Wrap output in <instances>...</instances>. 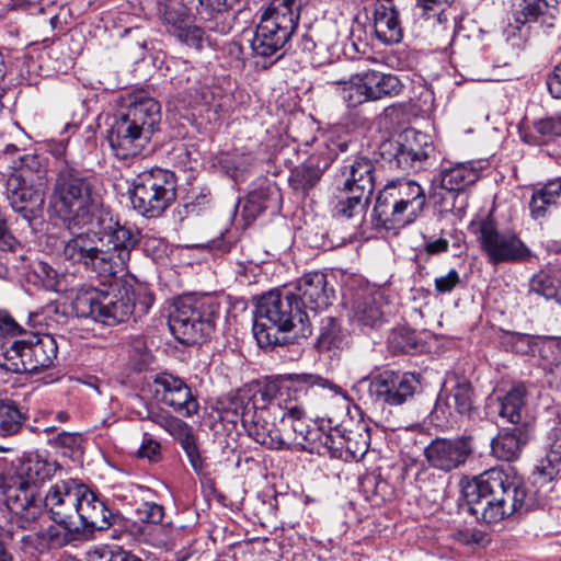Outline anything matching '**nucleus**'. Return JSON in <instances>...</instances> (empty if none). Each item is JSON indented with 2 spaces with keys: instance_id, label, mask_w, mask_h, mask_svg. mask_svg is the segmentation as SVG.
Segmentation results:
<instances>
[{
  "instance_id": "69168bd1",
  "label": "nucleus",
  "mask_w": 561,
  "mask_h": 561,
  "mask_svg": "<svg viewBox=\"0 0 561 561\" xmlns=\"http://www.w3.org/2000/svg\"><path fill=\"white\" fill-rule=\"evenodd\" d=\"M459 284L460 276L455 268H451L446 275L436 277L434 280V287L438 294L451 293Z\"/></svg>"
},
{
  "instance_id": "2eb2a0df",
  "label": "nucleus",
  "mask_w": 561,
  "mask_h": 561,
  "mask_svg": "<svg viewBox=\"0 0 561 561\" xmlns=\"http://www.w3.org/2000/svg\"><path fill=\"white\" fill-rule=\"evenodd\" d=\"M335 83L344 85L343 98L350 106H356L366 101L397 96L404 88L397 76L375 70L352 78L350 81L339 80Z\"/></svg>"
},
{
  "instance_id": "f257e3e1",
  "label": "nucleus",
  "mask_w": 561,
  "mask_h": 561,
  "mask_svg": "<svg viewBox=\"0 0 561 561\" xmlns=\"http://www.w3.org/2000/svg\"><path fill=\"white\" fill-rule=\"evenodd\" d=\"M139 240L136 227L101 216L88 231L75 233L65 242L62 255L101 276L113 277L127 267Z\"/></svg>"
},
{
  "instance_id": "72a5a7b5",
  "label": "nucleus",
  "mask_w": 561,
  "mask_h": 561,
  "mask_svg": "<svg viewBox=\"0 0 561 561\" xmlns=\"http://www.w3.org/2000/svg\"><path fill=\"white\" fill-rule=\"evenodd\" d=\"M331 164V156L322 157L319 153L310 157L304 164L297 167L291 172L290 182L294 188L302 191L312 188Z\"/></svg>"
},
{
  "instance_id": "c756f323",
  "label": "nucleus",
  "mask_w": 561,
  "mask_h": 561,
  "mask_svg": "<svg viewBox=\"0 0 561 561\" xmlns=\"http://www.w3.org/2000/svg\"><path fill=\"white\" fill-rule=\"evenodd\" d=\"M323 438V447H325V456L332 458H342L343 453H347L351 455L353 459H362L368 450L369 447V435H366L362 438V443L358 447L353 448V437L351 435H346L340 427H330L328 431L325 430V434Z\"/></svg>"
},
{
  "instance_id": "5701e85b",
  "label": "nucleus",
  "mask_w": 561,
  "mask_h": 561,
  "mask_svg": "<svg viewBox=\"0 0 561 561\" xmlns=\"http://www.w3.org/2000/svg\"><path fill=\"white\" fill-rule=\"evenodd\" d=\"M174 66L176 72L171 76V83L178 93L187 99L190 106L208 105L213 98L208 87L201 81V72L187 61H175Z\"/></svg>"
},
{
  "instance_id": "0e129e2a",
  "label": "nucleus",
  "mask_w": 561,
  "mask_h": 561,
  "mask_svg": "<svg viewBox=\"0 0 561 561\" xmlns=\"http://www.w3.org/2000/svg\"><path fill=\"white\" fill-rule=\"evenodd\" d=\"M122 553L121 547H98L89 553L88 561H122Z\"/></svg>"
},
{
  "instance_id": "338daca9",
  "label": "nucleus",
  "mask_w": 561,
  "mask_h": 561,
  "mask_svg": "<svg viewBox=\"0 0 561 561\" xmlns=\"http://www.w3.org/2000/svg\"><path fill=\"white\" fill-rule=\"evenodd\" d=\"M510 343L515 353L528 354L534 351V336L529 334L512 333Z\"/></svg>"
},
{
  "instance_id": "4c0bfd02",
  "label": "nucleus",
  "mask_w": 561,
  "mask_h": 561,
  "mask_svg": "<svg viewBox=\"0 0 561 561\" xmlns=\"http://www.w3.org/2000/svg\"><path fill=\"white\" fill-rule=\"evenodd\" d=\"M538 474L547 480L561 477V430L552 427L547 436V453L536 467Z\"/></svg>"
},
{
  "instance_id": "a19ab883",
  "label": "nucleus",
  "mask_w": 561,
  "mask_h": 561,
  "mask_svg": "<svg viewBox=\"0 0 561 561\" xmlns=\"http://www.w3.org/2000/svg\"><path fill=\"white\" fill-rule=\"evenodd\" d=\"M27 420L26 412L18 402L0 398V436L10 437L20 433Z\"/></svg>"
},
{
  "instance_id": "0eeeda50",
  "label": "nucleus",
  "mask_w": 561,
  "mask_h": 561,
  "mask_svg": "<svg viewBox=\"0 0 561 561\" xmlns=\"http://www.w3.org/2000/svg\"><path fill=\"white\" fill-rule=\"evenodd\" d=\"M76 314L113 325L128 319L137 308L134 290L117 282L102 288L82 287L72 302Z\"/></svg>"
},
{
  "instance_id": "20e7f679",
  "label": "nucleus",
  "mask_w": 561,
  "mask_h": 561,
  "mask_svg": "<svg viewBox=\"0 0 561 561\" xmlns=\"http://www.w3.org/2000/svg\"><path fill=\"white\" fill-rule=\"evenodd\" d=\"M160 104L145 92L136 93L112 124L107 140L119 160L141 153L160 122Z\"/></svg>"
},
{
  "instance_id": "ddd939ff",
  "label": "nucleus",
  "mask_w": 561,
  "mask_h": 561,
  "mask_svg": "<svg viewBox=\"0 0 561 561\" xmlns=\"http://www.w3.org/2000/svg\"><path fill=\"white\" fill-rule=\"evenodd\" d=\"M420 388V378L412 373L383 370L373 378H363L355 386L364 403L397 407L413 398Z\"/></svg>"
},
{
  "instance_id": "c03bdc74",
  "label": "nucleus",
  "mask_w": 561,
  "mask_h": 561,
  "mask_svg": "<svg viewBox=\"0 0 561 561\" xmlns=\"http://www.w3.org/2000/svg\"><path fill=\"white\" fill-rule=\"evenodd\" d=\"M559 137H561V112L535 121L531 131L524 136V140L534 145H543Z\"/></svg>"
},
{
  "instance_id": "7c9ffc66",
  "label": "nucleus",
  "mask_w": 561,
  "mask_h": 561,
  "mask_svg": "<svg viewBox=\"0 0 561 561\" xmlns=\"http://www.w3.org/2000/svg\"><path fill=\"white\" fill-rule=\"evenodd\" d=\"M432 152L433 146L427 141V137L417 134L412 141L407 140L399 146L394 159L398 167L404 171L419 170Z\"/></svg>"
},
{
  "instance_id": "052dcab7",
  "label": "nucleus",
  "mask_w": 561,
  "mask_h": 561,
  "mask_svg": "<svg viewBox=\"0 0 561 561\" xmlns=\"http://www.w3.org/2000/svg\"><path fill=\"white\" fill-rule=\"evenodd\" d=\"M11 173H20L24 179H32L34 181L35 173L41 170V161L37 156L32 153H24L19 157L18 161H13Z\"/></svg>"
},
{
  "instance_id": "09e8293b",
  "label": "nucleus",
  "mask_w": 561,
  "mask_h": 561,
  "mask_svg": "<svg viewBox=\"0 0 561 561\" xmlns=\"http://www.w3.org/2000/svg\"><path fill=\"white\" fill-rule=\"evenodd\" d=\"M161 14L170 34L173 33L174 28H180L193 20L185 0H164Z\"/></svg>"
},
{
  "instance_id": "a878e982",
  "label": "nucleus",
  "mask_w": 561,
  "mask_h": 561,
  "mask_svg": "<svg viewBox=\"0 0 561 561\" xmlns=\"http://www.w3.org/2000/svg\"><path fill=\"white\" fill-rule=\"evenodd\" d=\"M374 30L376 37L383 44H398L402 41L403 28L393 0H377Z\"/></svg>"
},
{
  "instance_id": "412c9836",
  "label": "nucleus",
  "mask_w": 561,
  "mask_h": 561,
  "mask_svg": "<svg viewBox=\"0 0 561 561\" xmlns=\"http://www.w3.org/2000/svg\"><path fill=\"white\" fill-rule=\"evenodd\" d=\"M333 289L328 287L327 275L322 272H310L302 275L295 285L291 295L302 310L317 312L327 308L331 301Z\"/></svg>"
},
{
  "instance_id": "4468645a",
  "label": "nucleus",
  "mask_w": 561,
  "mask_h": 561,
  "mask_svg": "<svg viewBox=\"0 0 561 561\" xmlns=\"http://www.w3.org/2000/svg\"><path fill=\"white\" fill-rule=\"evenodd\" d=\"M478 240L492 265L522 262L531 253L515 232L499 230L492 220L481 222Z\"/></svg>"
},
{
  "instance_id": "774afa93",
  "label": "nucleus",
  "mask_w": 561,
  "mask_h": 561,
  "mask_svg": "<svg viewBox=\"0 0 561 561\" xmlns=\"http://www.w3.org/2000/svg\"><path fill=\"white\" fill-rule=\"evenodd\" d=\"M353 145L352 140L346 137L331 138L323 151L319 152L322 157L332 158V162L336 159L339 152H345Z\"/></svg>"
},
{
  "instance_id": "a211bd4d",
  "label": "nucleus",
  "mask_w": 561,
  "mask_h": 561,
  "mask_svg": "<svg viewBox=\"0 0 561 561\" xmlns=\"http://www.w3.org/2000/svg\"><path fill=\"white\" fill-rule=\"evenodd\" d=\"M78 500L77 513L70 526L84 536L93 530H104L112 526L114 515L105 502L85 484V492Z\"/></svg>"
},
{
  "instance_id": "79ce46f5",
  "label": "nucleus",
  "mask_w": 561,
  "mask_h": 561,
  "mask_svg": "<svg viewBox=\"0 0 561 561\" xmlns=\"http://www.w3.org/2000/svg\"><path fill=\"white\" fill-rule=\"evenodd\" d=\"M278 198V193L271 186H261L251 191L242 206L241 214L248 220H254L264 210L272 207Z\"/></svg>"
},
{
  "instance_id": "9b49d317",
  "label": "nucleus",
  "mask_w": 561,
  "mask_h": 561,
  "mask_svg": "<svg viewBox=\"0 0 561 561\" xmlns=\"http://www.w3.org/2000/svg\"><path fill=\"white\" fill-rule=\"evenodd\" d=\"M57 353V341L50 334L8 339L0 342V368L14 374L37 373L49 368Z\"/></svg>"
},
{
  "instance_id": "c85d7f7f",
  "label": "nucleus",
  "mask_w": 561,
  "mask_h": 561,
  "mask_svg": "<svg viewBox=\"0 0 561 561\" xmlns=\"http://www.w3.org/2000/svg\"><path fill=\"white\" fill-rule=\"evenodd\" d=\"M527 389L523 383L514 385L502 398H500V416L513 426L528 423L534 426V420L526 410Z\"/></svg>"
},
{
  "instance_id": "a18cd8bd",
  "label": "nucleus",
  "mask_w": 561,
  "mask_h": 561,
  "mask_svg": "<svg viewBox=\"0 0 561 561\" xmlns=\"http://www.w3.org/2000/svg\"><path fill=\"white\" fill-rule=\"evenodd\" d=\"M38 539L49 548H61L80 540L82 535L68 524L49 525L37 533Z\"/></svg>"
},
{
  "instance_id": "39448f33",
  "label": "nucleus",
  "mask_w": 561,
  "mask_h": 561,
  "mask_svg": "<svg viewBox=\"0 0 561 561\" xmlns=\"http://www.w3.org/2000/svg\"><path fill=\"white\" fill-rule=\"evenodd\" d=\"M299 325L302 336L311 334L309 317L296 302L291 289H275L263 295L256 305L253 321V335L261 347L280 345L279 333Z\"/></svg>"
},
{
  "instance_id": "6ab92c4d",
  "label": "nucleus",
  "mask_w": 561,
  "mask_h": 561,
  "mask_svg": "<svg viewBox=\"0 0 561 561\" xmlns=\"http://www.w3.org/2000/svg\"><path fill=\"white\" fill-rule=\"evenodd\" d=\"M7 197L14 211L31 222L44 204V192L32 179L10 173L5 183Z\"/></svg>"
},
{
  "instance_id": "37998d69",
  "label": "nucleus",
  "mask_w": 561,
  "mask_h": 561,
  "mask_svg": "<svg viewBox=\"0 0 561 561\" xmlns=\"http://www.w3.org/2000/svg\"><path fill=\"white\" fill-rule=\"evenodd\" d=\"M336 202L333 207L334 216L350 219L355 216H363L368 204L369 196L355 191L339 190Z\"/></svg>"
},
{
  "instance_id": "9d476101",
  "label": "nucleus",
  "mask_w": 561,
  "mask_h": 561,
  "mask_svg": "<svg viewBox=\"0 0 561 561\" xmlns=\"http://www.w3.org/2000/svg\"><path fill=\"white\" fill-rule=\"evenodd\" d=\"M59 466L55 461L42 458L39 455H30L25 458L15 474L9 476L0 488L4 503L15 516L22 513L38 494V486L50 480Z\"/></svg>"
},
{
  "instance_id": "393cba45",
  "label": "nucleus",
  "mask_w": 561,
  "mask_h": 561,
  "mask_svg": "<svg viewBox=\"0 0 561 561\" xmlns=\"http://www.w3.org/2000/svg\"><path fill=\"white\" fill-rule=\"evenodd\" d=\"M534 434V426L528 423L502 428L491 442L494 457L504 461H515Z\"/></svg>"
},
{
  "instance_id": "3c124183",
  "label": "nucleus",
  "mask_w": 561,
  "mask_h": 561,
  "mask_svg": "<svg viewBox=\"0 0 561 561\" xmlns=\"http://www.w3.org/2000/svg\"><path fill=\"white\" fill-rule=\"evenodd\" d=\"M324 434L325 428L323 425L312 423V428L310 431H306L304 438L295 442L291 445V449L325 456V447H323L322 438L324 437Z\"/></svg>"
},
{
  "instance_id": "8fccbe9b",
  "label": "nucleus",
  "mask_w": 561,
  "mask_h": 561,
  "mask_svg": "<svg viewBox=\"0 0 561 561\" xmlns=\"http://www.w3.org/2000/svg\"><path fill=\"white\" fill-rule=\"evenodd\" d=\"M291 386L289 390L296 393L304 392L307 394L309 391H314L316 388L329 389L335 394H343V390L337 385L333 383L329 379L322 378L319 375L312 374H296L290 375Z\"/></svg>"
},
{
  "instance_id": "49530a36",
  "label": "nucleus",
  "mask_w": 561,
  "mask_h": 561,
  "mask_svg": "<svg viewBox=\"0 0 561 561\" xmlns=\"http://www.w3.org/2000/svg\"><path fill=\"white\" fill-rule=\"evenodd\" d=\"M169 550L174 553V561H199L204 554L201 542L178 530L172 535Z\"/></svg>"
},
{
  "instance_id": "1a4fd4ad",
  "label": "nucleus",
  "mask_w": 561,
  "mask_h": 561,
  "mask_svg": "<svg viewBox=\"0 0 561 561\" xmlns=\"http://www.w3.org/2000/svg\"><path fill=\"white\" fill-rule=\"evenodd\" d=\"M81 492H85V484L78 479L59 480L51 484L44 497L38 495L18 513L16 523L21 528H31L32 525L46 512L56 524H68L72 522L77 513V504Z\"/></svg>"
},
{
  "instance_id": "6e6552de",
  "label": "nucleus",
  "mask_w": 561,
  "mask_h": 561,
  "mask_svg": "<svg viewBox=\"0 0 561 561\" xmlns=\"http://www.w3.org/2000/svg\"><path fill=\"white\" fill-rule=\"evenodd\" d=\"M220 305L213 296H184L174 302L169 316V328L183 344L206 341L215 331Z\"/></svg>"
},
{
  "instance_id": "6e6d98bb",
  "label": "nucleus",
  "mask_w": 561,
  "mask_h": 561,
  "mask_svg": "<svg viewBox=\"0 0 561 561\" xmlns=\"http://www.w3.org/2000/svg\"><path fill=\"white\" fill-rule=\"evenodd\" d=\"M136 456L152 463L159 462L162 459V447L160 442L154 439L149 433L145 432Z\"/></svg>"
},
{
  "instance_id": "e433bc0d",
  "label": "nucleus",
  "mask_w": 561,
  "mask_h": 561,
  "mask_svg": "<svg viewBox=\"0 0 561 561\" xmlns=\"http://www.w3.org/2000/svg\"><path fill=\"white\" fill-rule=\"evenodd\" d=\"M479 178L480 171L470 162L457 163L440 171L439 184L448 192H460L474 184Z\"/></svg>"
},
{
  "instance_id": "f03ea898",
  "label": "nucleus",
  "mask_w": 561,
  "mask_h": 561,
  "mask_svg": "<svg viewBox=\"0 0 561 561\" xmlns=\"http://www.w3.org/2000/svg\"><path fill=\"white\" fill-rule=\"evenodd\" d=\"M461 493L468 512L485 524H496L534 505L523 484L511 481L504 471L495 468L461 481Z\"/></svg>"
},
{
  "instance_id": "dca6fc26",
  "label": "nucleus",
  "mask_w": 561,
  "mask_h": 561,
  "mask_svg": "<svg viewBox=\"0 0 561 561\" xmlns=\"http://www.w3.org/2000/svg\"><path fill=\"white\" fill-rule=\"evenodd\" d=\"M301 0H272L257 27L283 48L298 26Z\"/></svg>"
},
{
  "instance_id": "7ed1b4c3",
  "label": "nucleus",
  "mask_w": 561,
  "mask_h": 561,
  "mask_svg": "<svg viewBox=\"0 0 561 561\" xmlns=\"http://www.w3.org/2000/svg\"><path fill=\"white\" fill-rule=\"evenodd\" d=\"M50 204L70 231L93 225L102 207V187L98 179L76 165L64 163L56 175Z\"/></svg>"
},
{
  "instance_id": "864d4df0",
  "label": "nucleus",
  "mask_w": 561,
  "mask_h": 561,
  "mask_svg": "<svg viewBox=\"0 0 561 561\" xmlns=\"http://www.w3.org/2000/svg\"><path fill=\"white\" fill-rule=\"evenodd\" d=\"M219 164L229 176L239 181L251 167L252 159L247 154L222 153L219 158Z\"/></svg>"
},
{
  "instance_id": "ea45409f",
  "label": "nucleus",
  "mask_w": 561,
  "mask_h": 561,
  "mask_svg": "<svg viewBox=\"0 0 561 561\" xmlns=\"http://www.w3.org/2000/svg\"><path fill=\"white\" fill-rule=\"evenodd\" d=\"M170 435L178 440L183 448L193 470L197 474L203 473L205 470L204 459L199 453L192 426L181 420Z\"/></svg>"
},
{
  "instance_id": "de8ad7c7",
  "label": "nucleus",
  "mask_w": 561,
  "mask_h": 561,
  "mask_svg": "<svg viewBox=\"0 0 561 561\" xmlns=\"http://www.w3.org/2000/svg\"><path fill=\"white\" fill-rule=\"evenodd\" d=\"M278 405L283 410L280 420L282 422H288L290 424L295 433V442L302 439L306 431L312 428V424L307 420L304 407L297 402V398H295V401H286L284 405L278 402Z\"/></svg>"
},
{
  "instance_id": "f704fd0d",
  "label": "nucleus",
  "mask_w": 561,
  "mask_h": 561,
  "mask_svg": "<svg viewBox=\"0 0 561 561\" xmlns=\"http://www.w3.org/2000/svg\"><path fill=\"white\" fill-rule=\"evenodd\" d=\"M383 296L379 291L358 297L352 309V320L359 325L374 328L383 319Z\"/></svg>"
},
{
  "instance_id": "603ef678",
  "label": "nucleus",
  "mask_w": 561,
  "mask_h": 561,
  "mask_svg": "<svg viewBox=\"0 0 561 561\" xmlns=\"http://www.w3.org/2000/svg\"><path fill=\"white\" fill-rule=\"evenodd\" d=\"M171 35L174 36L181 44L195 50H202L208 39L205 31L198 25H195L193 20L180 28H174Z\"/></svg>"
},
{
  "instance_id": "e2e57ef3",
  "label": "nucleus",
  "mask_w": 561,
  "mask_h": 561,
  "mask_svg": "<svg viewBox=\"0 0 561 561\" xmlns=\"http://www.w3.org/2000/svg\"><path fill=\"white\" fill-rule=\"evenodd\" d=\"M23 333L22 327L13 319V317L4 309H0V342L12 339Z\"/></svg>"
},
{
  "instance_id": "4d7b16f0",
  "label": "nucleus",
  "mask_w": 561,
  "mask_h": 561,
  "mask_svg": "<svg viewBox=\"0 0 561 561\" xmlns=\"http://www.w3.org/2000/svg\"><path fill=\"white\" fill-rule=\"evenodd\" d=\"M251 49L256 56L270 57L282 48L273 41V38L266 36V34H262V31L256 26L251 39Z\"/></svg>"
},
{
  "instance_id": "473e14b6",
  "label": "nucleus",
  "mask_w": 561,
  "mask_h": 561,
  "mask_svg": "<svg viewBox=\"0 0 561 561\" xmlns=\"http://www.w3.org/2000/svg\"><path fill=\"white\" fill-rule=\"evenodd\" d=\"M237 0H198V13L206 20L208 31L228 34L232 28L228 10Z\"/></svg>"
},
{
  "instance_id": "f8f14e48",
  "label": "nucleus",
  "mask_w": 561,
  "mask_h": 561,
  "mask_svg": "<svg viewBox=\"0 0 561 561\" xmlns=\"http://www.w3.org/2000/svg\"><path fill=\"white\" fill-rule=\"evenodd\" d=\"M175 198V175L173 172L160 168L137 175L130 193L134 209L147 218L161 216Z\"/></svg>"
},
{
  "instance_id": "f3484780",
  "label": "nucleus",
  "mask_w": 561,
  "mask_h": 561,
  "mask_svg": "<svg viewBox=\"0 0 561 561\" xmlns=\"http://www.w3.org/2000/svg\"><path fill=\"white\" fill-rule=\"evenodd\" d=\"M157 401L172 408L183 416H192L198 411V402L191 388L180 377L169 373H159L151 383Z\"/></svg>"
},
{
  "instance_id": "aec40b11",
  "label": "nucleus",
  "mask_w": 561,
  "mask_h": 561,
  "mask_svg": "<svg viewBox=\"0 0 561 561\" xmlns=\"http://www.w3.org/2000/svg\"><path fill=\"white\" fill-rule=\"evenodd\" d=\"M472 451L466 437L435 438L426 446L424 454L431 467L449 472L462 466Z\"/></svg>"
},
{
  "instance_id": "13d9d810",
  "label": "nucleus",
  "mask_w": 561,
  "mask_h": 561,
  "mask_svg": "<svg viewBox=\"0 0 561 561\" xmlns=\"http://www.w3.org/2000/svg\"><path fill=\"white\" fill-rule=\"evenodd\" d=\"M141 420L152 422L169 434L181 421L179 417L171 415L168 411L157 407L147 409V413Z\"/></svg>"
},
{
  "instance_id": "5fc2aeb1",
  "label": "nucleus",
  "mask_w": 561,
  "mask_h": 561,
  "mask_svg": "<svg viewBox=\"0 0 561 561\" xmlns=\"http://www.w3.org/2000/svg\"><path fill=\"white\" fill-rule=\"evenodd\" d=\"M32 276L34 283L39 284L47 290H57L58 274L46 262L37 261L32 265Z\"/></svg>"
},
{
  "instance_id": "bb28decb",
  "label": "nucleus",
  "mask_w": 561,
  "mask_h": 561,
  "mask_svg": "<svg viewBox=\"0 0 561 561\" xmlns=\"http://www.w3.org/2000/svg\"><path fill=\"white\" fill-rule=\"evenodd\" d=\"M266 407L243 425L248 435L257 444L271 450H291V444L284 440L275 424L268 421Z\"/></svg>"
},
{
  "instance_id": "58836bf2",
  "label": "nucleus",
  "mask_w": 561,
  "mask_h": 561,
  "mask_svg": "<svg viewBox=\"0 0 561 561\" xmlns=\"http://www.w3.org/2000/svg\"><path fill=\"white\" fill-rule=\"evenodd\" d=\"M444 405L451 416L454 410L460 415H470L474 409V392L470 381L465 378H457L455 385L446 396Z\"/></svg>"
},
{
  "instance_id": "680f3d73",
  "label": "nucleus",
  "mask_w": 561,
  "mask_h": 561,
  "mask_svg": "<svg viewBox=\"0 0 561 561\" xmlns=\"http://www.w3.org/2000/svg\"><path fill=\"white\" fill-rule=\"evenodd\" d=\"M136 515L140 522L159 524L164 517V508L154 502H142L137 506Z\"/></svg>"
},
{
  "instance_id": "2f4dec72",
  "label": "nucleus",
  "mask_w": 561,
  "mask_h": 561,
  "mask_svg": "<svg viewBox=\"0 0 561 561\" xmlns=\"http://www.w3.org/2000/svg\"><path fill=\"white\" fill-rule=\"evenodd\" d=\"M351 336L341 321L334 317L321 319L316 347L319 352H331L336 354L348 346Z\"/></svg>"
},
{
  "instance_id": "bf43d9fd",
  "label": "nucleus",
  "mask_w": 561,
  "mask_h": 561,
  "mask_svg": "<svg viewBox=\"0 0 561 561\" xmlns=\"http://www.w3.org/2000/svg\"><path fill=\"white\" fill-rule=\"evenodd\" d=\"M557 278L546 274H540L530 280V291L542 296L547 300H553L557 293Z\"/></svg>"
},
{
  "instance_id": "423d86ee",
  "label": "nucleus",
  "mask_w": 561,
  "mask_h": 561,
  "mask_svg": "<svg viewBox=\"0 0 561 561\" xmlns=\"http://www.w3.org/2000/svg\"><path fill=\"white\" fill-rule=\"evenodd\" d=\"M426 205L424 188L414 180L389 181L378 193L374 207L377 222L394 230L413 224Z\"/></svg>"
},
{
  "instance_id": "b1692460",
  "label": "nucleus",
  "mask_w": 561,
  "mask_h": 561,
  "mask_svg": "<svg viewBox=\"0 0 561 561\" xmlns=\"http://www.w3.org/2000/svg\"><path fill=\"white\" fill-rule=\"evenodd\" d=\"M276 394L275 385H265L255 390L251 388L240 389L229 402V410L240 417L242 425L264 409Z\"/></svg>"
},
{
  "instance_id": "cd10ccee",
  "label": "nucleus",
  "mask_w": 561,
  "mask_h": 561,
  "mask_svg": "<svg viewBox=\"0 0 561 561\" xmlns=\"http://www.w3.org/2000/svg\"><path fill=\"white\" fill-rule=\"evenodd\" d=\"M375 163L366 157H357L343 167L345 190L370 196L375 188Z\"/></svg>"
},
{
  "instance_id": "c9c22d12",
  "label": "nucleus",
  "mask_w": 561,
  "mask_h": 561,
  "mask_svg": "<svg viewBox=\"0 0 561 561\" xmlns=\"http://www.w3.org/2000/svg\"><path fill=\"white\" fill-rule=\"evenodd\" d=\"M561 204V179H553L534 188L529 202L530 215L534 219L543 218L551 208Z\"/></svg>"
},
{
  "instance_id": "4be33fe9",
  "label": "nucleus",
  "mask_w": 561,
  "mask_h": 561,
  "mask_svg": "<svg viewBox=\"0 0 561 561\" xmlns=\"http://www.w3.org/2000/svg\"><path fill=\"white\" fill-rule=\"evenodd\" d=\"M558 0H522L513 14L515 23L518 28L524 25L530 28H551L558 19Z\"/></svg>"
}]
</instances>
